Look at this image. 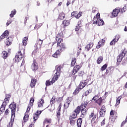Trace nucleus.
Listing matches in <instances>:
<instances>
[{
	"mask_svg": "<svg viewBox=\"0 0 127 127\" xmlns=\"http://www.w3.org/2000/svg\"><path fill=\"white\" fill-rule=\"evenodd\" d=\"M9 108L10 109L11 111V116L10 122L7 125V127H13V123H14V118H15V112H16V104L14 102L11 103L9 105Z\"/></svg>",
	"mask_w": 127,
	"mask_h": 127,
	"instance_id": "nucleus-1",
	"label": "nucleus"
},
{
	"mask_svg": "<svg viewBox=\"0 0 127 127\" xmlns=\"http://www.w3.org/2000/svg\"><path fill=\"white\" fill-rule=\"evenodd\" d=\"M61 37H62L61 34L58 33L57 35L56 40L57 41L58 40L57 47L59 48L61 52H63V51H65L66 49H67V47H66V45L64 43H62L63 42V39Z\"/></svg>",
	"mask_w": 127,
	"mask_h": 127,
	"instance_id": "nucleus-2",
	"label": "nucleus"
},
{
	"mask_svg": "<svg viewBox=\"0 0 127 127\" xmlns=\"http://www.w3.org/2000/svg\"><path fill=\"white\" fill-rule=\"evenodd\" d=\"M89 102L88 101H83L82 102L81 104L79 106L80 108L81 109V118H83L82 116H85V115H87V110L85 109L87 108V106H88V104Z\"/></svg>",
	"mask_w": 127,
	"mask_h": 127,
	"instance_id": "nucleus-3",
	"label": "nucleus"
},
{
	"mask_svg": "<svg viewBox=\"0 0 127 127\" xmlns=\"http://www.w3.org/2000/svg\"><path fill=\"white\" fill-rule=\"evenodd\" d=\"M21 51H24V49H23V48L21 49V48L20 49V47H19V50L16 54L15 58L13 59V60H15V62H17V63L20 62L21 61V59H22L23 55Z\"/></svg>",
	"mask_w": 127,
	"mask_h": 127,
	"instance_id": "nucleus-4",
	"label": "nucleus"
},
{
	"mask_svg": "<svg viewBox=\"0 0 127 127\" xmlns=\"http://www.w3.org/2000/svg\"><path fill=\"white\" fill-rule=\"evenodd\" d=\"M98 98H99V96L98 95H96L93 97L92 100L95 101V103L99 106H102V104L103 103L104 100H105V98H103V97H100L99 99H98Z\"/></svg>",
	"mask_w": 127,
	"mask_h": 127,
	"instance_id": "nucleus-5",
	"label": "nucleus"
},
{
	"mask_svg": "<svg viewBox=\"0 0 127 127\" xmlns=\"http://www.w3.org/2000/svg\"><path fill=\"white\" fill-rule=\"evenodd\" d=\"M127 49H124L122 53L117 57V62H121L123 61V59L127 55Z\"/></svg>",
	"mask_w": 127,
	"mask_h": 127,
	"instance_id": "nucleus-6",
	"label": "nucleus"
},
{
	"mask_svg": "<svg viewBox=\"0 0 127 127\" xmlns=\"http://www.w3.org/2000/svg\"><path fill=\"white\" fill-rule=\"evenodd\" d=\"M118 118V112L116 110H112L110 113V118L112 122H115Z\"/></svg>",
	"mask_w": 127,
	"mask_h": 127,
	"instance_id": "nucleus-7",
	"label": "nucleus"
},
{
	"mask_svg": "<svg viewBox=\"0 0 127 127\" xmlns=\"http://www.w3.org/2000/svg\"><path fill=\"white\" fill-rule=\"evenodd\" d=\"M43 43V40H41L39 39L38 41L37 42V43L35 44V50L34 51V52L35 53H37L38 51L41 49V46Z\"/></svg>",
	"mask_w": 127,
	"mask_h": 127,
	"instance_id": "nucleus-8",
	"label": "nucleus"
},
{
	"mask_svg": "<svg viewBox=\"0 0 127 127\" xmlns=\"http://www.w3.org/2000/svg\"><path fill=\"white\" fill-rule=\"evenodd\" d=\"M72 100H73V96L68 97L66 102L64 103V108L65 109H68Z\"/></svg>",
	"mask_w": 127,
	"mask_h": 127,
	"instance_id": "nucleus-9",
	"label": "nucleus"
},
{
	"mask_svg": "<svg viewBox=\"0 0 127 127\" xmlns=\"http://www.w3.org/2000/svg\"><path fill=\"white\" fill-rule=\"evenodd\" d=\"M88 82H89V80L87 79L85 80H82L81 81H80L79 85V87L78 88H79V89H80V90H82V89H83V88H85V87H86V86H87V85L88 84Z\"/></svg>",
	"mask_w": 127,
	"mask_h": 127,
	"instance_id": "nucleus-10",
	"label": "nucleus"
},
{
	"mask_svg": "<svg viewBox=\"0 0 127 127\" xmlns=\"http://www.w3.org/2000/svg\"><path fill=\"white\" fill-rule=\"evenodd\" d=\"M87 89L88 90H86L84 93V96L85 97H87V96L89 95L90 93H92L93 91V87L92 86L90 85V84H88L87 86Z\"/></svg>",
	"mask_w": 127,
	"mask_h": 127,
	"instance_id": "nucleus-11",
	"label": "nucleus"
},
{
	"mask_svg": "<svg viewBox=\"0 0 127 127\" xmlns=\"http://www.w3.org/2000/svg\"><path fill=\"white\" fill-rule=\"evenodd\" d=\"M12 37H9L7 39H5L4 41V44L7 47H8V46H10L11 44L12 43Z\"/></svg>",
	"mask_w": 127,
	"mask_h": 127,
	"instance_id": "nucleus-12",
	"label": "nucleus"
},
{
	"mask_svg": "<svg viewBox=\"0 0 127 127\" xmlns=\"http://www.w3.org/2000/svg\"><path fill=\"white\" fill-rule=\"evenodd\" d=\"M31 69L33 71H36V70H38V64L37 62H36V60H34L33 61V63L31 65Z\"/></svg>",
	"mask_w": 127,
	"mask_h": 127,
	"instance_id": "nucleus-13",
	"label": "nucleus"
},
{
	"mask_svg": "<svg viewBox=\"0 0 127 127\" xmlns=\"http://www.w3.org/2000/svg\"><path fill=\"white\" fill-rule=\"evenodd\" d=\"M60 77V72H56L53 76L51 82L52 85H53L54 83H55L56 81L58 80V78Z\"/></svg>",
	"mask_w": 127,
	"mask_h": 127,
	"instance_id": "nucleus-14",
	"label": "nucleus"
},
{
	"mask_svg": "<svg viewBox=\"0 0 127 127\" xmlns=\"http://www.w3.org/2000/svg\"><path fill=\"white\" fill-rule=\"evenodd\" d=\"M89 119H92L91 122H95L96 119L98 118V114H95V112L93 111L89 115Z\"/></svg>",
	"mask_w": 127,
	"mask_h": 127,
	"instance_id": "nucleus-15",
	"label": "nucleus"
},
{
	"mask_svg": "<svg viewBox=\"0 0 127 127\" xmlns=\"http://www.w3.org/2000/svg\"><path fill=\"white\" fill-rule=\"evenodd\" d=\"M61 108H62V103H60L59 106L57 109L58 111L57 112V118L60 120V117H61Z\"/></svg>",
	"mask_w": 127,
	"mask_h": 127,
	"instance_id": "nucleus-16",
	"label": "nucleus"
},
{
	"mask_svg": "<svg viewBox=\"0 0 127 127\" xmlns=\"http://www.w3.org/2000/svg\"><path fill=\"white\" fill-rule=\"evenodd\" d=\"M105 43H106V40L104 39L100 40V41L98 43L96 48H97V49H99L101 48V47H103V46L105 45Z\"/></svg>",
	"mask_w": 127,
	"mask_h": 127,
	"instance_id": "nucleus-17",
	"label": "nucleus"
},
{
	"mask_svg": "<svg viewBox=\"0 0 127 127\" xmlns=\"http://www.w3.org/2000/svg\"><path fill=\"white\" fill-rule=\"evenodd\" d=\"M120 11H121V8L117 7L114 10H113V11L112 12V15L114 17H116V16H118V14L120 13Z\"/></svg>",
	"mask_w": 127,
	"mask_h": 127,
	"instance_id": "nucleus-18",
	"label": "nucleus"
},
{
	"mask_svg": "<svg viewBox=\"0 0 127 127\" xmlns=\"http://www.w3.org/2000/svg\"><path fill=\"white\" fill-rule=\"evenodd\" d=\"M37 83V79L35 78H32L30 83V87L32 88H35V85Z\"/></svg>",
	"mask_w": 127,
	"mask_h": 127,
	"instance_id": "nucleus-19",
	"label": "nucleus"
},
{
	"mask_svg": "<svg viewBox=\"0 0 127 127\" xmlns=\"http://www.w3.org/2000/svg\"><path fill=\"white\" fill-rule=\"evenodd\" d=\"M69 124L71 127H74L75 125H76V122H77V120L73 117H69Z\"/></svg>",
	"mask_w": 127,
	"mask_h": 127,
	"instance_id": "nucleus-20",
	"label": "nucleus"
},
{
	"mask_svg": "<svg viewBox=\"0 0 127 127\" xmlns=\"http://www.w3.org/2000/svg\"><path fill=\"white\" fill-rule=\"evenodd\" d=\"M5 99H4V103L6 104H8L9 102V100L11 98V94H6L5 95Z\"/></svg>",
	"mask_w": 127,
	"mask_h": 127,
	"instance_id": "nucleus-21",
	"label": "nucleus"
},
{
	"mask_svg": "<svg viewBox=\"0 0 127 127\" xmlns=\"http://www.w3.org/2000/svg\"><path fill=\"white\" fill-rule=\"evenodd\" d=\"M119 39H120V36L116 35L115 38L110 43V45H115L116 42L119 41Z\"/></svg>",
	"mask_w": 127,
	"mask_h": 127,
	"instance_id": "nucleus-22",
	"label": "nucleus"
},
{
	"mask_svg": "<svg viewBox=\"0 0 127 127\" xmlns=\"http://www.w3.org/2000/svg\"><path fill=\"white\" fill-rule=\"evenodd\" d=\"M61 54V51H60V50H58L54 54H53L52 56L53 57H54V58H58V57H60Z\"/></svg>",
	"mask_w": 127,
	"mask_h": 127,
	"instance_id": "nucleus-23",
	"label": "nucleus"
},
{
	"mask_svg": "<svg viewBox=\"0 0 127 127\" xmlns=\"http://www.w3.org/2000/svg\"><path fill=\"white\" fill-rule=\"evenodd\" d=\"M62 24L64 25V28H66L67 26H69V24H70V21L64 20L63 21Z\"/></svg>",
	"mask_w": 127,
	"mask_h": 127,
	"instance_id": "nucleus-24",
	"label": "nucleus"
},
{
	"mask_svg": "<svg viewBox=\"0 0 127 127\" xmlns=\"http://www.w3.org/2000/svg\"><path fill=\"white\" fill-rule=\"evenodd\" d=\"M7 104L5 103V102H3L2 105H1L0 108V112H1V114L4 112V110H5V107H6V105Z\"/></svg>",
	"mask_w": 127,
	"mask_h": 127,
	"instance_id": "nucleus-25",
	"label": "nucleus"
},
{
	"mask_svg": "<svg viewBox=\"0 0 127 127\" xmlns=\"http://www.w3.org/2000/svg\"><path fill=\"white\" fill-rule=\"evenodd\" d=\"M82 123H83V119L81 118H78L76 121L77 127H82Z\"/></svg>",
	"mask_w": 127,
	"mask_h": 127,
	"instance_id": "nucleus-26",
	"label": "nucleus"
},
{
	"mask_svg": "<svg viewBox=\"0 0 127 127\" xmlns=\"http://www.w3.org/2000/svg\"><path fill=\"white\" fill-rule=\"evenodd\" d=\"M44 105V100L43 99H41V100L38 103V107L43 108Z\"/></svg>",
	"mask_w": 127,
	"mask_h": 127,
	"instance_id": "nucleus-27",
	"label": "nucleus"
},
{
	"mask_svg": "<svg viewBox=\"0 0 127 127\" xmlns=\"http://www.w3.org/2000/svg\"><path fill=\"white\" fill-rule=\"evenodd\" d=\"M81 24H82V22L81 21H79L78 22L77 25H76L75 27V31H79L80 29H81Z\"/></svg>",
	"mask_w": 127,
	"mask_h": 127,
	"instance_id": "nucleus-28",
	"label": "nucleus"
},
{
	"mask_svg": "<svg viewBox=\"0 0 127 127\" xmlns=\"http://www.w3.org/2000/svg\"><path fill=\"white\" fill-rule=\"evenodd\" d=\"M93 46H94V43L92 42H90L89 44H87L85 47V48L87 49V51H89L90 49H91Z\"/></svg>",
	"mask_w": 127,
	"mask_h": 127,
	"instance_id": "nucleus-29",
	"label": "nucleus"
},
{
	"mask_svg": "<svg viewBox=\"0 0 127 127\" xmlns=\"http://www.w3.org/2000/svg\"><path fill=\"white\" fill-rule=\"evenodd\" d=\"M65 13L62 12L59 14L58 18L59 19H60V20H63V19L65 18Z\"/></svg>",
	"mask_w": 127,
	"mask_h": 127,
	"instance_id": "nucleus-30",
	"label": "nucleus"
},
{
	"mask_svg": "<svg viewBox=\"0 0 127 127\" xmlns=\"http://www.w3.org/2000/svg\"><path fill=\"white\" fill-rule=\"evenodd\" d=\"M103 60H104V57L102 56H99L96 61L97 64H101L103 62Z\"/></svg>",
	"mask_w": 127,
	"mask_h": 127,
	"instance_id": "nucleus-31",
	"label": "nucleus"
},
{
	"mask_svg": "<svg viewBox=\"0 0 127 127\" xmlns=\"http://www.w3.org/2000/svg\"><path fill=\"white\" fill-rule=\"evenodd\" d=\"M52 123V119L50 118H45L43 122V125L45 124H51Z\"/></svg>",
	"mask_w": 127,
	"mask_h": 127,
	"instance_id": "nucleus-32",
	"label": "nucleus"
},
{
	"mask_svg": "<svg viewBox=\"0 0 127 127\" xmlns=\"http://www.w3.org/2000/svg\"><path fill=\"white\" fill-rule=\"evenodd\" d=\"M29 119V115L25 113V115L23 117V121H24V123H27L28 122V120Z\"/></svg>",
	"mask_w": 127,
	"mask_h": 127,
	"instance_id": "nucleus-33",
	"label": "nucleus"
},
{
	"mask_svg": "<svg viewBox=\"0 0 127 127\" xmlns=\"http://www.w3.org/2000/svg\"><path fill=\"white\" fill-rule=\"evenodd\" d=\"M2 57H3V59H6V58L8 57V53L7 52L3 51L2 52Z\"/></svg>",
	"mask_w": 127,
	"mask_h": 127,
	"instance_id": "nucleus-34",
	"label": "nucleus"
},
{
	"mask_svg": "<svg viewBox=\"0 0 127 127\" xmlns=\"http://www.w3.org/2000/svg\"><path fill=\"white\" fill-rule=\"evenodd\" d=\"M27 41H28V38L26 37H24L22 40L23 46H26L27 45Z\"/></svg>",
	"mask_w": 127,
	"mask_h": 127,
	"instance_id": "nucleus-35",
	"label": "nucleus"
},
{
	"mask_svg": "<svg viewBox=\"0 0 127 127\" xmlns=\"http://www.w3.org/2000/svg\"><path fill=\"white\" fill-rule=\"evenodd\" d=\"M77 55H79L80 53H81V51H82V45L81 44H79L77 47Z\"/></svg>",
	"mask_w": 127,
	"mask_h": 127,
	"instance_id": "nucleus-36",
	"label": "nucleus"
},
{
	"mask_svg": "<svg viewBox=\"0 0 127 127\" xmlns=\"http://www.w3.org/2000/svg\"><path fill=\"white\" fill-rule=\"evenodd\" d=\"M80 91H81V88L77 87L73 92V95H74L75 96H76V95H78L80 92Z\"/></svg>",
	"mask_w": 127,
	"mask_h": 127,
	"instance_id": "nucleus-37",
	"label": "nucleus"
},
{
	"mask_svg": "<svg viewBox=\"0 0 127 127\" xmlns=\"http://www.w3.org/2000/svg\"><path fill=\"white\" fill-rule=\"evenodd\" d=\"M80 112H81V108L78 106L76 108L75 110H74L73 113H75V114L79 115V114H80Z\"/></svg>",
	"mask_w": 127,
	"mask_h": 127,
	"instance_id": "nucleus-38",
	"label": "nucleus"
},
{
	"mask_svg": "<svg viewBox=\"0 0 127 127\" xmlns=\"http://www.w3.org/2000/svg\"><path fill=\"white\" fill-rule=\"evenodd\" d=\"M104 20H103V19H99L98 21L97 22V24L98 25V26H102L103 25H104Z\"/></svg>",
	"mask_w": 127,
	"mask_h": 127,
	"instance_id": "nucleus-39",
	"label": "nucleus"
},
{
	"mask_svg": "<svg viewBox=\"0 0 127 127\" xmlns=\"http://www.w3.org/2000/svg\"><path fill=\"white\" fill-rule=\"evenodd\" d=\"M55 100H56V98L54 96H53L52 98L51 99L50 104L51 106H53L54 104H55Z\"/></svg>",
	"mask_w": 127,
	"mask_h": 127,
	"instance_id": "nucleus-40",
	"label": "nucleus"
},
{
	"mask_svg": "<svg viewBox=\"0 0 127 127\" xmlns=\"http://www.w3.org/2000/svg\"><path fill=\"white\" fill-rule=\"evenodd\" d=\"M76 64V58H73L72 59L71 63V66L74 67V65Z\"/></svg>",
	"mask_w": 127,
	"mask_h": 127,
	"instance_id": "nucleus-41",
	"label": "nucleus"
},
{
	"mask_svg": "<svg viewBox=\"0 0 127 127\" xmlns=\"http://www.w3.org/2000/svg\"><path fill=\"white\" fill-rule=\"evenodd\" d=\"M61 69H63V65H59L57 67L56 73H60L61 72Z\"/></svg>",
	"mask_w": 127,
	"mask_h": 127,
	"instance_id": "nucleus-42",
	"label": "nucleus"
},
{
	"mask_svg": "<svg viewBox=\"0 0 127 127\" xmlns=\"http://www.w3.org/2000/svg\"><path fill=\"white\" fill-rule=\"evenodd\" d=\"M16 14V10L15 9L11 11V13L10 14L9 16L11 17H13L14 15Z\"/></svg>",
	"mask_w": 127,
	"mask_h": 127,
	"instance_id": "nucleus-43",
	"label": "nucleus"
},
{
	"mask_svg": "<svg viewBox=\"0 0 127 127\" xmlns=\"http://www.w3.org/2000/svg\"><path fill=\"white\" fill-rule=\"evenodd\" d=\"M39 118V116H38V115L36 114V113H35L33 115V120L34 122H36V121H37Z\"/></svg>",
	"mask_w": 127,
	"mask_h": 127,
	"instance_id": "nucleus-44",
	"label": "nucleus"
},
{
	"mask_svg": "<svg viewBox=\"0 0 127 127\" xmlns=\"http://www.w3.org/2000/svg\"><path fill=\"white\" fill-rule=\"evenodd\" d=\"M122 99V96H119L118 97L116 100V105L118 106L121 103V99Z\"/></svg>",
	"mask_w": 127,
	"mask_h": 127,
	"instance_id": "nucleus-45",
	"label": "nucleus"
},
{
	"mask_svg": "<svg viewBox=\"0 0 127 127\" xmlns=\"http://www.w3.org/2000/svg\"><path fill=\"white\" fill-rule=\"evenodd\" d=\"M99 19L97 18L96 16H94L93 19V24H97Z\"/></svg>",
	"mask_w": 127,
	"mask_h": 127,
	"instance_id": "nucleus-46",
	"label": "nucleus"
},
{
	"mask_svg": "<svg viewBox=\"0 0 127 127\" xmlns=\"http://www.w3.org/2000/svg\"><path fill=\"white\" fill-rule=\"evenodd\" d=\"M107 67H108V64H105L101 67V68H100L101 71H105V70H106V69H107Z\"/></svg>",
	"mask_w": 127,
	"mask_h": 127,
	"instance_id": "nucleus-47",
	"label": "nucleus"
},
{
	"mask_svg": "<svg viewBox=\"0 0 127 127\" xmlns=\"http://www.w3.org/2000/svg\"><path fill=\"white\" fill-rule=\"evenodd\" d=\"M112 70V66L108 67L106 69V71L105 73V75H108L110 73V71Z\"/></svg>",
	"mask_w": 127,
	"mask_h": 127,
	"instance_id": "nucleus-48",
	"label": "nucleus"
},
{
	"mask_svg": "<svg viewBox=\"0 0 127 127\" xmlns=\"http://www.w3.org/2000/svg\"><path fill=\"white\" fill-rule=\"evenodd\" d=\"M100 111H102V112H104V113H106V112H107L106 106L105 105H103L101 108L100 109Z\"/></svg>",
	"mask_w": 127,
	"mask_h": 127,
	"instance_id": "nucleus-49",
	"label": "nucleus"
},
{
	"mask_svg": "<svg viewBox=\"0 0 127 127\" xmlns=\"http://www.w3.org/2000/svg\"><path fill=\"white\" fill-rule=\"evenodd\" d=\"M33 103H34V98H32L30 100V102H29V105L30 106H33Z\"/></svg>",
	"mask_w": 127,
	"mask_h": 127,
	"instance_id": "nucleus-50",
	"label": "nucleus"
},
{
	"mask_svg": "<svg viewBox=\"0 0 127 127\" xmlns=\"http://www.w3.org/2000/svg\"><path fill=\"white\" fill-rule=\"evenodd\" d=\"M81 67L79 65H75V66L73 67V69L75 70H76L77 72L79 71Z\"/></svg>",
	"mask_w": 127,
	"mask_h": 127,
	"instance_id": "nucleus-51",
	"label": "nucleus"
},
{
	"mask_svg": "<svg viewBox=\"0 0 127 127\" xmlns=\"http://www.w3.org/2000/svg\"><path fill=\"white\" fill-rule=\"evenodd\" d=\"M3 34L6 37H7V36H8V35H9V32L7 30H6L4 32V33H3Z\"/></svg>",
	"mask_w": 127,
	"mask_h": 127,
	"instance_id": "nucleus-52",
	"label": "nucleus"
},
{
	"mask_svg": "<svg viewBox=\"0 0 127 127\" xmlns=\"http://www.w3.org/2000/svg\"><path fill=\"white\" fill-rule=\"evenodd\" d=\"M127 10V6H125L121 10H120L121 13H123V12H126Z\"/></svg>",
	"mask_w": 127,
	"mask_h": 127,
	"instance_id": "nucleus-53",
	"label": "nucleus"
},
{
	"mask_svg": "<svg viewBox=\"0 0 127 127\" xmlns=\"http://www.w3.org/2000/svg\"><path fill=\"white\" fill-rule=\"evenodd\" d=\"M51 81H50L49 80H48L46 81V86L47 87L51 85Z\"/></svg>",
	"mask_w": 127,
	"mask_h": 127,
	"instance_id": "nucleus-54",
	"label": "nucleus"
},
{
	"mask_svg": "<svg viewBox=\"0 0 127 127\" xmlns=\"http://www.w3.org/2000/svg\"><path fill=\"white\" fill-rule=\"evenodd\" d=\"M106 112H104V111H102L101 110H100V117H105V115Z\"/></svg>",
	"mask_w": 127,
	"mask_h": 127,
	"instance_id": "nucleus-55",
	"label": "nucleus"
},
{
	"mask_svg": "<svg viewBox=\"0 0 127 127\" xmlns=\"http://www.w3.org/2000/svg\"><path fill=\"white\" fill-rule=\"evenodd\" d=\"M77 116H78L77 113H72V115L70 116L69 117L76 119L77 118Z\"/></svg>",
	"mask_w": 127,
	"mask_h": 127,
	"instance_id": "nucleus-56",
	"label": "nucleus"
},
{
	"mask_svg": "<svg viewBox=\"0 0 127 127\" xmlns=\"http://www.w3.org/2000/svg\"><path fill=\"white\" fill-rule=\"evenodd\" d=\"M81 16H82V12H79V13H77V14H76L75 18H76L77 19L80 18V17H81Z\"/></svg>",
	"mask_w": 127,
	"mask_h": 127,
	"instance_id": "nucleus-57",
	"label": "nucleus"
},
{
	"mask_svg": "<svg viewBox=\"0 0 127 127\" xmlns=\"http://www.w3.org/2000/svg\"><path fill=\"white\" fill-rule=\"evenodd\" d=\"M77 14H78V12L77 11H73L71 13L72 16H74V17H76Z\"/></svg>",
	"mask_w": 127,
	"mask_h": 127,
	"instance_id": "nucleus-58",
	"label": "nucleus"
},
{
	"mask_svg": "<svg viewBox=\"0 0 127 127\" xmlns=\"http://www.w3.org/2000/svg\"><path fill=\"white\" fill-rule=\"evenodd\" d=\"M43 111H44V110H42V111L37 110V112L35 113V114L36 115H38V116L39 117L40 116V115H41V113H42Z\"/></svg>",
	"mask_w": 127,
	"mask_h": 127,
	"instance_id": "nucleus-59",
	"label": "nucleus"
},
{
	"mask_svg": "<svg viewBox=\"0 0 127 127\" xmlns=\"http://www.w3.org/2000/svg\"><path fill=\"white\" fill-rule=\"evenodd\" d=\"M127 119H126L125 121H124L122 124H121V127H123L125 126V125H126V124H127Z\"/></svg>",
	"mask_w": 127,
	"mask_h": 127,
	"instance_id": "nucleus-60",
	"label": "nucleus"
},
{
	"mask_svg": "<svg viewBox=\"0 0 127 127\" xmlns=\"http://www.w3.org/2000/svg\"><path fill=\"white\" fill-rule=\"evenodd\" d=\"M32 107V106H30L29 104L28 105V107L26 110L27 113H29V111H30V109H31Z\"/></svg>",
	"mask_w": 127,
	"mask_h": 127,
	"instance_id": "nucleus-61",
	"label": "nucleus"
},
{
	"mask_svg": "<svg viewBox=\"0 0 127 127\" xmlns=\"http://www.w3.org/2000/svg\"><path fill=\"white\" fill-rule=\"evenodd\" d=\"M11 22H12V19L8 20L7 23H6V26H8V25H9V24H10V23H11Z\"/></svg>",
	"mask_w": 127,
	"mask_h": 127,
	"instance_id": "nucleus-62",
	"label": "nucleus"
},
{
	"mask_svg": "<svg viewBox=\"0 0 127 127\" xmlns=\"http://www.w3.org/2000/svg\"><path fill=\"white\" fill-rule=\"evenodd\" d=\"M57 102L60 103V102H62L63 101V97H59L57 99Z\"/></svg>",
	"mask_w": 127,
	"mask_h": 127,
	"instance_id": "nucleus-63",
	"label": "nucleus"
},
{
	"mask_svg": "<svg viewBox=\"0 0 127 127\" xmlns=\"http://www.w3.org/2000/svg\"><path fill=\"white\" fill-rule=\"evenodd\" d=\"M78 75L80 77H82V76H83V75H84V72L83 71H80L78 72Z\"/></svg>",
	"mask_w": 127,
	"mask_h": 127,
	"instance_id": "nucleus-64",
	"label": "nucleus"
}]
</instances>
